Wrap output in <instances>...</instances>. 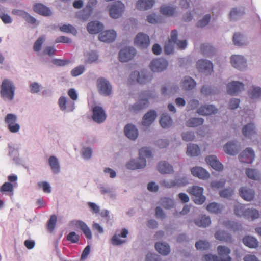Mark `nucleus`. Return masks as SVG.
<instances>
[{"label":"nucleus","mask_w":261,"mask_h":261,"mask_svg":"<svg viewBox=\"0 0 261 261\" xmlns=\"http://www.w3.org/2000/svg\"><path fill=\"white\" fill-rule=\"evenodd\" d=\"M152 156L151 151L147 147H143L139 150V158L137 160H133L127 163L126 166L127 169L135 170L143 168L146 166L145 158Z\"/></svg>","instance_id":"1"},{"label":"nucleus","mask_w":261,"mask_h":261,"mask_svg":"<svg viewBox=\"0 0 261 261\" xmlns=\"http://www.w3.org/2000/svg\"><path fill=\"white\" fill-rule=\"evenodd\" d=\"M15 89V86L11 81L7 79H4L1 86V98L6 101H12L14 98Z\"/></svg>","instance_id":"2"},{"label":"nucleus","mask_w":261,"mask_h":261,"mask_svg":"<svg viewBox=\"0 0 261 261\" xmlns=\"http://www.w3.org/2000/svg\"><path fill=\"white\" fill-rule=\"evenodd\" d=\"M219 256L216 255L208 254L204 255L205 261H231V257L229 256L230 249L225 246L220 245L217 247Z\"/></svg>","instance_id":"3"},{"label":"nucleus","mask_w":261,"mask_h":261,"mask_svg":"<svg viewBox=\"0 0 261 261\" xmlns=\"http://www.w3.org/2000/svg\"><path fill=\"white\" fill-rule=\"evenodd\" d=\"M235 214L239 216H244L246 218L254 220L259 217L258 211L255 209L245 208L244 205L238 204L234 208Z\"/></svg>","instance_id":"4"},{"label":"nucleus","mask_w":261,"mask_h":261,"mask_svg":"<svg viewBox=\"0 0 261 261\" xmlns=\"http://www.w3.org/2000/svg\"><path fill=\"white\" fill-rule=\"evenodd\" d=\"M140 97V99L130 108V111L136 112L146 108L149 105L148 100L153 96L151 92L145 91L141 94Z\"/></svg>","instance_id":"5"},{"label":"nucleus","mask_w":261,"mask_h":261,"mask_svg":"<svg viewBox=\"0 0 261 261\" xmlns=\"http://www.w3.org/2000/svg\"><path fill=\"white\" fill-rule=\"evenodd\" d=\"M188 192L193 196V200L196 204H201L205 200L203 195V189L197 186H193L187 190Z\"/></svg>","instance_id":"6"},{"label":"nucleus","mask_w":261,"mask_h":261,"mask_svg":"<svg viewBox=\"0 0 261 261\" xmlns=\"http://www.w3.org/2000/svg\"><path fill=\"white\" fill-rule=\"evenodd\" d=\"M97 86L99 93L104 96H109L112 93V86L105 78L100 77L97 80Z\"/></svg>","instance_id":"7"},{"label":"nucleus","mask_w":261,"mask_h":261,"mask_svg":"<svg viewBox=\"0 0 261 261\" xmlns=\"http://www.w3.org/2000/svg\"><path fill=\"white\" fill-rule=\"evenodd\" d=\"M17 117L13 114H8L5 118V123L8 125V129L11 133H16L20 129V125L17 123Z\"/></svg>","instance_id":"8"},{"label":"nucleus","mask_w":261,"mask_h":261,"mask_svg":"<svg viewBox=\"0 0 261 261\" xmlns=\"http://www.w3.org/2000/svg\"><path fill=\"white\" fill-rule=\"evenodd\" d=\"M136 54V49L132 47H125L120 50L119 53V60L121 62H126L135 56Z\"/></svg>","instance_id":"9"},{"label":"nucleus","mask_w":261,"mask_h":261,"mask_svg":"<svg viewBox=\"0 0 261 261\" xmlns=\"http://www.w3.org/2000/svg\"><path fill=\"white\" fill-rule=\"evenodd\" d=\"M124 9V5L120 1H117L111 5L109 8L110 16L113 18H118L121 16Z\"/></svg>","instance_id":"10"},{"label":"nucleus","mask_w":261,"mask_h":261,"mask_svg":"<svg viewBox=\"0 0 261 261\" xmlns=\"http://www.w3.org/2000/svg\"><path fill=\"white\" fill-rule=\"evenodd\" d=\"M168 65L167 61L163 58L155 59L152 61L150 67L153 72H161L165 70Z\"/></svg>","instance_id":"11"},{"label":"nucleus","mask_w":261,"mask_h":261,"mask_svg":"<svg viewBox=\"0 0 261 261\" xmlns=\"http://www.w3.org/2000/svg\"><path fill=\"white\" fill-rule=\"evenodd\" d=\"M188 184V179L186 177L176 179L167 180H163L160 182V185L167 188H171L175 186H183Z\"/></svg>","instance_id":"12"},{"label":"nucleus","mask_w":261,"mask_h":261,"mask_svg":"<svg viewBox=\"0 0 261 261\" xmlns=\"http://www.w3.org/2000/svg\"><path fill=\"white\" fill-rule=\"evenodd\" d=\"M135 44L141 48H146L150 44V39L149 36L143 33H139L134 39Z\"/></svg>","instance_id":"13"},{"label":"nucleus","mask_w":261,"mask_h":261,"mask_svg":"<svg viewBox=\"0 0 261 261\" xmlns=\"http://www.w3.org/2000/svg\"><path fill=\"white\" fill-rule=\"evenodd\" d=\"M129 81L130 83L136 81L137 83L143 84L151 80V77L147 76L145 73L142 72L140 73L138 71H134L130 75Z\"/></svg>","instance_id":"14"},{"label":"nucleus","mask_w":261,"mask_h":261,"mask_svg":"<svg viewBox=\"0 0 261 261\" xmlns=\"http://www.w3.org/2000/svg\"><path fill=\"white\" fill-rule=\"evenodd\" d=\"M196 66L200 72H204L206 74H209L213 71V64L210 61L199 60L196 63Z\"/></svg>","instance_id":"15"},{"label":"nucleus","mask_w":261,"mask_h":261,"mask_svg":"<svg viewBox=\"0 0 261 261\" xmlns=\"http://www.w3.org/2000/svg\"><path fill=\"white\" fill-rule=\"evenodd\" d=\"M230 62L233 67L239 70H243L246 67V61L242 56L232 55Z\"/></svg>","instance_id":"16"},{"label":"nucleus","mask_w":261,"mask_h":261,"mask_svg":"<svg viewBox=\"0 0 261 261\" xmlns=\"http://www.w3.org/2000/svg\"><path fill=\"white\" fill-rule=\"evenodd\" d=\"M254 156L253 150L250 148H247L240 154L239 160L242 163L251 164Z\"/></svg>","instance_id":"17"},{"label":"nucleus","mask_w":261,"mask_h":261,"mask_svg":"<svg viewBox=\"0 0 261 261\" xmlns=\"http://www.w3.org/2000/svg\"><path fill=\"white\" fill-rule=\"evenodd\" d=\"M93 120L97 123L103 122L106 119V114L103 109L99 106H95L93 108Z\"/></svg>","instance_id":"18"},{"label":"nucleus","mask_w":261,"mask_h":261,"mask_svg":"<svg viewBox=\"0 0 261 261\" xmlns=\"http://www.w3.org/2000/svg\"><path fill=\"white\" fill-rule=\"evenodd\" d=\"M244 89V84L240 82L232 81L227 85V93L230 95H234Z\"/></svg>","instance_id":"19"},{"label":"nucleus","mask_w":261,"mask_h":261,"mask_svg":"<svg viewBox=\"0 0 261 261\" xmlns=\"http://www.w3.org/2000/svg\"><path fill=\"white\" fill-rule=\"evenodd\" d=\"M116 37V33L114 30L105 31L99 34L98 38L102 42L110 43L114 41Z\"/></svg>","instance_id":"20"},{"label":"nucleus","mask_w":261,"mask_h":261,"mask_svg":"<svg viewBox=\"0 0 261 261\" xmlns=\"http://www.w3.org/2000/svg\"><path fill=\"white\" fill-rule=\"evenodd\" d=\"M205 161L207 164L217 171H221L223 169V165L218 160L215 155H210L206 158Z\"/></svg>","instance_id":"21"},{"label":"nucleus","mask_w":261,"mask_h":261,"mask_svg":"<svg viewBox=\"0 0 261 261\" xmlns=\"http://www.w3.org/2000/svg\"><path fill=\"white\" fill-rule=\"evenodd\" d=\"M59 106L60 109L65 111L67 109L69 112L72 111L74 108V102L67 101L65 97L61 96L59 99Z\"/></svg>","instance_id":"22"},{"label":"nucleus","mask_w":261,"mask_h":261,"mask_svg":"<svg viewBox=\"0 0 261 261\" xmlns=\"http://www.w3.org/2000/svg\"><path fill=\"white\" fill-rule=\"evenodd\" d=\"M74 225L77 228L81 229L87 239H92V233L87 224L82 221L77 220L75 221Z\"/></svg>","instance_id":"23"},{"label":"nucleus","mask_w":261,"mask_h":261,"mask_svg":"<svg viewBox=\"0 0 261 261\" xmlns=\"http://www.w3.org/2000/svg\"><path fill=\"white\" fill-rule=\"evenodd\" d=\"M191 173L194 176L200 179H206L209 178V173L203 168L199 167H193L191 170Z\"/></svg>","instance_id":"24"},{"label":"nucleus","mask_w":261,"mask_h":261,"mask_svg":"<svg viewBox=\"0 0 261 261\" xmlns=\"http://www.w3.org/2000/svg\"><path fill=\"white\" fill-rule=\"evenodd\" d=\"M156 116V113L155 111L150 110L143 117L142 125L145 126H149L152 123Z\"/></svg>","instance_id":"25"},{"label":"nucleus","mask_w":261,"mask_h":261,"mask_svg":"<svg viewBox=\"0 0 261 261\" xmlns=\"http://www.w3.org/2000/svg\"><path fill=\"white\" fill-rule=\"evenodd\" d=\"M215 238L220 241L224 242L226 243H232V236L223 230L217 231L215 233Z\"/></svg>","instance_id":"26"},{"label":"nucleus","mask_w":261,"mask_h":261,"mask_svg":"<svg viewBox=\"0 0 261 261\" xmlns=\"http://www.w3.org/2000/svg\"><path fill=\"white\" fill-rule=\"evenodd\" d=\"M239 193L240 196L245 200L250 201L254 198V191L251 189L242 187L239 190Z\"/></svg>","instance_id":"27"},{"label":"nucleus","mask_w":261,"mask_h":261,"mask_svg":"<svg viewBox=\"0 0 261 261\" xmlns=\"http://www.w3.org/2000/svg\"><path fill=\"white\" fill-rule=\"evenodd\" d=\"M217 109L212 105L202 106L197 111V113L201 115H210L217 112Z\"/></svg>","instance_id":"28"},{"label":"nucleus","mask_w":261,"mask_h":261,"mask_svg":"<svg viewBox=\"0 0 261 261\" xmlns=\"http://www.w3.org/2000/svg\"><path fill=\"white\" fill-rule=\"evenodd\" d=\"M128 231L126 229L123 228L122 229L121 234H114L111 239V243L113 245H119L126 242L125 240L120 239V237L122 238H126L128 234Z\"/></svg>","instance_id":"29"},{"label":"nucleus","mask_w":261,"mask_h":261,"mask_svg":"<svg viewBox=\"0 0 261 261\" xmlns=\"http://www.w3.org/2000/svg\"><path fill=\"white\" fill-rule=\"evenodd\" d=\"M125 135L131 140H135L138 135V132L137 128L132 124H128L124 128Z\"/></svg>","instance_id":"30"},{"label":"nucleus","mask_w":261,"mask_h":261,"mask_svg":"<svg viewBox=\"0 0 261 261\" xmlns=\"http://www.w3.org/2000/svg\"><path fill=\"white\" fill-rule=\"evenodd\" d=\"M33 10L36 13L43 16H50L51 14L49 8L40 3L35 4L33 6Z\"/></svg>","instance_id":"31"},{"label":"nucleus","mask_w":261,"mask_h":261,"mask_svg":"<svg viewBox=\"0 0 261 261\" xmlns=\"http://www.w3.org/2000/svg\"><path fill=\"white\" fill-rule=\"evenodd\" d=\"M87 29L89 33L95 34L102 30L103 25L98 21H92L88 24Z\"/></svg>","instance_id":"32"},{"label":"nucleus","mask_w":261,"mask_h":261,"mask_svg":"<svg viewBox=\"0 0 261 261\" xmlns=\"http://www.w3.org/2000/svg\"><path fill=\"white\" fill-rule=\"evenodd\" d=\"M157 168L161 174H171L173 172V167L166 161L160 162Z\"/></svg>","instance_id":"33"},{"label":"nucleus","mask_w":261,"mask_h":261,"mask_svg":"<svg viewBox=\"0 0 261 261\" xmlns=\"http://www.w3.org/2000/svg\"><path fill=\"white\" fill-rule=\"evenodd\" d=\"M154 3V0H138L136 8L140 10H146L152 8Z\"/></svg>","instance_id":"34"},{"label":"nucleus","mask_w":261,"mask_h":261,"mask_svg":"<svg viewBox=\"0 0 261 261\" xmlns=\"http://www.w3.org/2000/svg\"><path fill=\"white\" fill-rule=\"evenodd\" d=\"M224 151L230 155H234L238 153L239 149L236 144L232 142H229L224 146Z\"/></svg>","instance_id":"35"},{"label":"nucleus","mask_w":261,"mask_h":261,"mask_svg":"<svg viewBox=\"0 0 261 261\" xmlns=\"http://www.w3.org/2000/svg\"><path fill=\"white\" fill-rule=\"evenodd\" d=\"M48 164L54 173L57 174L60 172V167L59 163L56 156H50L48 159Z\"/></svg>","instance_id":"36"},{"label":"nucleus","mask_w":261,"mask_h":261,"mask_svg":"<svg viewBox=\"0 0 261 261\" xmlns=\"http://www.w3.org/2000/svg\"><path fill=\"white\" fill-rule=\"evenodd\" d=\"M211 223L210 218L206 215H202L195 220V223L199 227H206Z\"/></svg>","instance_id":"37"},{"label":"nucleus","mask_w":261,"mask_h":261,"mask_svg":"<svg viewBox=\"0 0 261 261\" xmlns=\"http://www.w3.org/2000/svg\"><path fill=\"white\" fill-rule=\"evenodd\" d=\"M155 247L157 251L163 255H168L170 251V247L168 244L162 243H156Z\"/></svg>","instance_id":"38"},{"label":"nucleus","mask_w":261,"mask_h":261,"mask_svg":"<svg viewBox=\"0 0 261 261\" xmlns=\"http://www.w3.org/2000/svg\"><path fill=\"white\" fill-rule=\"evenodd\" d=\"M242 133L245 137H250L256 133L253 123H250L245 125L242 129Z\"/></svg>","instance_id":"39"},{"label":"nucleus","mask_w":261,"mask_h":261,"mask_svg":"<svg viewBox=\"0 0 261 261\" xmlns=\"http://www.w3.org/2000/svg\"><path fill=\"white\" fill-rule=\"evenodd\" d=\"M196 86L195 81L189 76L185 77L182 81V86L185 90H189L193 89Z\"/></svg>","instance_id":"40"},{"label":"nucleus","mask_w":261,"mask_h":261,"mask_svg":"<svg viewBox=\"0 0 261 261\" xmlns=\"http://www.w3.org/2000/svg\"><path fill=\"white\" fill-rule=\"evenodd\" d=\"M172 122V119L168 114L166 113L162 114L160 123L163 128L169 127L171 125Z\"/></svg>","instance_id":"41"},{"label":"nucleus","mask_w":261,"mask_h":261,"mask_svg":"<svg viewBox=\"0 0 261 261\" xmlns=\"http://www.w3.org/2000/svg\"><path fill=\"white\" fill-rule=\"evenodd\" d=\"M206 210L212 213L219 214L221 213L223 206L216 202H212L207 205Z\"/></svg>","instance_id":"42"},{"label":"nucleus","mask_w":261,"mask_h":261,"mask_svg":"<svg viewBox=\"0 0 261 261\" xmlns=\"http://www.w3.org/2000/svg\"><path fill=\"white\" fill-rule=\"evenodd\" d=\"M243 242L246 246L249 248H256L258 246V242L254 238L246 236L243 239Z\"/></svg>","instance_id":"43"},{"label":"nucleus","mask_w":261,"mask_h":261,"mask_svg":"<svg viewBox=\"0 0 261 261\" xmlns=\"http://www.w3.org/2000/svg\"><path fill=\"white\" fill-rule=\"evenodd\" d=\"M200 153L199 147L195 144H189L187 146V154L191 156L198 155Z\"/></svg>","instance_id":"44"},{"label":"nucleus","mask_w":261,"mask_h":261,"mask_svg":"<svg viewBox=\"0 0 261 261\" xmlns=\"http://www.w3.org/2000/svg\"><path fill=\"white\" fill-rule=\"evenodd\" d=\"M160 13L166 16H172L175 12V9L172 7L163 5L160 8Z\"/></svg>","instance_id":"45"},{"label":"nucleus","mask_w":261,"mask_h":261,"mask_svg":"<svg viewBox=\"0 0 261 261\" xmlns=\"http://www.w3.org/2000/svg\"><path fill=\"white\" fill-rule=\"evenodd\" d=\"M204 120L201 118H191L186 122V125L188 127H194L202 125Z\"/></svg>","instance_id":"46"},{"label":"nucleus","mask_w":261,"mask_h":261,"mask_svg":"<svg viewBox=\"0 0 261 261\" xmlns=\"http://www.w3.org/2000/svg\"><path fill=\"white\" fill-rule=\"evenodd\" d=\"M248 95L251 98L261 97V88L258 87H252L248 91Z\"/></svg>","instance_id":"47"},{"label":"nucleus","mask_w":261,"mask_h":261,"mask_svg":"<svg viewBox=\"0 0 261 261\" xmlns=\"http://www.w3.org/2000/svg\"><path fill=\"white\" fill-rule=\"evenodd\" d=\"M223 225L229 230H232L233 231L238 230L241 227V225L236 222H232L229 220L224 221L223 222Z\"/></svg>","instance_id":"48"},{"label":"nucleus","mask_w":261,"mask_h":261,"mask_svg":"<svg viewBox=\"0 0 261 261\" xmlns=\"http://www.w3.org/2000/svg\"><path fill=\"white\" fill-rule=\"evenodd\" d=\"M93 12V8L90 5H86L82 11V14L80 15L81 18L86 20H87L91 16Z\"/></svg>","instance_id":"49"},{"label":"nucleus","mask_w":261,"mask_h":261,"mask_svg":"<svg viewBox=\"0 0 261 261\" xmlns=\"http://www.w3.org/2000/svg\"><path fill=\"white\" fill-rule=\"evenodd\" d=\"M45 40V36H40L38 39L35 42L33 45V49L36 52H38L41 50L42 45Z\"/></svg>","instance_id":"50"},{"label":"nucleus","mask_w":261,"mask_h":261,"mask_svg":"<svg viewBox=\"0 0 261 261\" xmlns=\"http://www.w3.org/2000/svg\"><path fill=\"white\" fill-rule=\"evenodd\" d=\"M60 30L63 32L71 33L74 35L77 33L75 28L71 24H64L60 27Z\"/></svg>","instance_id":"51"},{"label":"nucleus","mask_w":261,"mask_h":261,"mask_svg":"<svg viewBox=\"0 0 261 261\" xmlns=\"http://www.w3.org/2000/svg\"><path fill=\"white\" fill-rule=\"evenodd\" d=\"M211 15H205L201 19L199 20L196 23V26L198 28H203L207 25L211 20Z\"/></svg>","instance_id":"52"},{"label":"nucleus","mask_w":261,"mask_h":261,"mask_svg":"<svg viewBox=\"0 0 261 261\" xmlns=\"http://www.w3.org/2000/svg\"><path fill=\"white\" fill-rule=\"evenodd\" d=\"M160 203L164 208L167 209L172 207L174 205L173 200L166 197L161 198Z\"/></svg>","instance_id":"53"},{"label":"nucleus","mask_w":261,"mask_h":261,"mask_svg":"<svg viewBox=\"0 0 261 261\" xmlns=\"http://www.w3.org/2000/svg\"><path fill=\"white\" fill-rule=\"evenodd\" d=\"M201 50L204 55H209L214 51V48L209 44H203L201 46Z\"/></svg>","instance_id":"54"},{"label":"nucleus","mask_w":261,"mask_h":261,"mask_svg":"<svg viewBox=\"0 0 261 261\" xmlns=\"http://www.w3.org/2000/svg\"><path fill=\"white\" fill-rule=\"evenodd\" d=\"M244 14V11H241L238 10L237 8H233L230 13V18L232 20H235L242 16Z\"/></svg>","instance_id":"55"},{"label":"nucleus","mask_w":261,"mask_h":261,"mask_svg":"<svg viewBox=\"0 0 261 261\" xmlns=\"http://www.w3.org/2000/svg\"><path fill=\"white\" fill-rule=\"evenodd\" d=\"M246 174L247 177L253 180L259 179V175L256 170L252 169H247Z\"/></svg>","instance_id":"56"},{"label":"nucleus","mask_w":261,"mask_h":261,"mask_svg":"<svg viewBox=\"0 0 261 261\" xmlns=\"http://www.w3.org/2000/svg\"><path fill=\"white\" fill-rule=\"evenodd\" d=\"M57 222V217L55 215H53L47 223V229L49 231L52 232L55 227Z\"/></svg>","instance_id":"57"},{"label":"nucleus","mask_w":261,"mask_h":261,"mask_svg":"<svg viewBox=\"0 0 261 261\" xmlns=\"http://www.w3.org/2000/svg\"><path fill=\"white\" fill-rule=\"evenodd\" d=\"M195 247L198 250H206L210 247V244L208 242L200 240L195 244Z\"/></svg>","instance_id":"58"},{"label":"nucleus","mask_w":261,"mask_h":261,"mask_svg":"<svg viewBox=\"0 0 261 261\" xmlns=\"http://www.w3.org/2000/svg\"><path fill=\"white\" fill-rule=\"evenodd\" d=\"M233 194V190L231 188L224 189L219 192V195L223 198H229Z\"/></svg>","instance_id":"59"},{"label":"nucleus","mask_w":261,"mask_h":261,"mask_svg":"<svg viewBox=\"0 0 261 261\" xmlns=\"http://www.w3.org/2000/svg\"><path fill=\"white\" fill-rule=\"evenodd\" d=\"M79 239L80 236L74 231L70 232L67 236V240L72 243H77L79 241Z\"/></svg>","instance_id":"60"},{"label":"nucleus","mask_w":261,"mask_h":261,"mask_svg":"<svg viewBox=\"0 0 261 261\" xmlns=\"http://www.w3.org/2000/svg\"><path fill=\"white\" fill-rule=\"evenodd\" d=\"M243 36L240 33H236L233 37V41L236 45L241 46L243 44L242 41Z\"/></svg>","instance_id":"61"},{"label":"nucleus","mask_w":261,"mask_h":261,"mask_svg":"<svg viewBox=\"0 0 261 261\" xmlns=\"http://www.w3.org/2000/svg\"><path fill=\"white\" fill-rule=\"evenodd\" d=\"M171 41H168L165 43L164 46V52L166 54L169 55L173 53L174 45Z\"/></svg>","instance_id":"62"},{"label":"nucleus","mask_w":261,"mask_h":261,"mask_svg":"<svg viewBox=\"0 0 261 261\" xmlns=\"http://www.w3.org/2000/svg\"><path fill=\"white\" fill-rule=\"evenodd\" d=\"M83 157L87 160L91 158L92 154V150L89 147H84L82 151Z\"/></svg>","instance_id":"63"},{"label":"nucleus","mask_w":261,"mask_h":261,"mask_svg":"<svg viewBox=\"0 0 261 261\" xmlns=\"http://www.w3.org/2000/svg\"><path fill=\"white\" fill-rule=\"evenodd\" d=\"M182 139L186 141H191L195 138L194 133L193 132H187L182 134Z\"/></svg>","instance_id":"64"}]
</instances>
